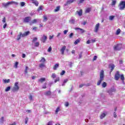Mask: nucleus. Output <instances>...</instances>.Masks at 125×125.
Masks as SVG:
<instances>
[{
	"instance_id": "obj_1",
	"label": "nucleus",
	"mask_w": 125,
	"mask_h": 125,
	"mask_svg": "<svg viewBox=\"0 0 125 125\" xmlns=\"http://www.w3.org/2000/svg\"><path fill=\"white\" fill-rule=\"evenodd\" d=\"M103 81H104V71L101 70L100 75V80L97 83V85H100Z\"/></svg>"
},
{
	"instance_id": "obj_2",
	"label": "nucleus",
	"mask_w": 125,
	"mask_h": 125,
	"mask_svg": "<svg viewBox=\"0 0 125 125\" xmlns=\"http://www.w3.org/2000/svg\"><path fill=\"white\" fill-rule=\"evenodd\" d=\"M118 7L119 10H124L125 8V0L120 1Z\"/></svg>"
},
{
	"instance_id": "obj_3",
	"label": "nucleus",
	"mask_w": 125,
	"mask_h": 125,
	"mask_svg": "<svg viewBox=\"0 0 125 125\" xmlns=\"http://www.w3.org/2000/svg\"><path fill=\"white\" fill-rule=\"evenodd\" d=\"M18 82L15 83L14 86L13 87L12 90L13 92H15V91H18L19 90V86Z\"/></svg>"
},
{
	"instance_id": "obj_4",
	"label": "nucleus",
	"mask_w": 125,
	"mask_h": 125,
	"mask_svg": "<svg viewBox=\"0 0 125 125\" xmlns=\"http://www.w3.org/2000/svg\"><path fill=\"white\" fill-rule=\"evenodd\" d=\"M122 44H118L114 47V50H121L122 49Z\"/></svg>"
},
{
	"instance_id": "obj_5",
	"label": "nucleus",
	"mask_w": 125,
	"mask_h": 125,
	"mask_svg": "<svg viewBox=\"0 0 125 125\" xmlns=\"http://www.w3.org/2000/svg\"><path fill=\"white\" fill-rule=\"evenodd\" d=\"M47 40V37L45 36V35H43L42 37L41 38V41L43 42V43H45Z\"/></svg>"
},
{
	"instance_id": "obj_6",
	"label": "nucleus",
	"mask_w": 125,
	"mask_h": 125,
	"mask_svg": "<svg viewBox=\"0 0 125 125\" xmlns=\"http://www.w3.org/2000/svg\"><path fill=\"white\" fill-rule=\"evenodd\" d=\"M121 77V75H120V72L117 71L115 76H114V79L116 81H119V79H120Z\"/></svg>"
},
{
	"instance_id": "obj_7",
	"label": "nucleus",
	"mask_w": 125,
	"mask_h": 125,
	"mask_svg": "<svg viewBox=\"0 0 125 125\" xmlns=\"http://www.w3.org/2000/svg\"><path fill=\"white\" fill-rule=\"evenodd\" d=\"M99 27H100V23H98L95 26V30H94L95 33H97L99 30Z\"/></svg>"
},
{
	"instance_id": "obj_8",
	"label": "nucleus",
	"mask_w": 125,
	"mask_h": 125,
	"mask_svg": "<svg viewBox=\"0 0 125 125\" xmlns=\"http://www.w3.org/2000/svg\"><path fill=\"white\" fill-rule=\"evenodd\" d=\"M12 3H13V1L8 2L7 3H3L2 5H3L4 7H7L8 5H10V4H12Z\"/></svg>"
},
{
	"instance_id": "obj_9",
	"label": "nucleus",
	"mask_w": 125,
	"mask_h": 125,
	"mask_svg": "<svg viewBox=\"0 0 125 125\" xmlns=\"http://www.w3.org/2000/svg\"><path fill=\"white\" fill-rule=\"evenodd\" d=\"M74 1H76V0H68L66 3L64 4V6H67L68 4H70V3L74 2Z\"/></svg>"
},
{
	"instance_id": "obj_10",
	"label": "nucleus",
	"mask_w": 125,
	"mask_h": 125,
	"mask_svg": "<svg viewBox=\"0 0 125 125\" xmlns=\"http://www.w3.org/2000/svg\"><path fill=\"white\" fill-rule=\"evenodd\" d=\"M31 21V17H27L25 18L24 19V22L25 23H28V22H30Z\"/></svg>"
},
{
	"instance_id": "obj_11",
	"label": "nucleus",
	"mask_w": 125,
	"mask_h": 125,
	"mask_svg": "<svg viewBox=\"0 0 125 125\" xmlns=\"http://www.w3.org/2000/svg\"><path fill=\"white\" fill-rule=\"evenodd\" d=\"M66 50V46H63L62 48L61 49V52L62 54H64V52H65V50Z\"/></svg>"
},
{
	"instance_id": "obj_12",
	"label": "nucleus",
	"mask_w": 125,
	"mask_h": 125,
	"mask_svg": "<svg viewBox=\"0 0 125 125\" xmlns=\"http://www.w3.org/2000/svg\"><path fill=\"white\" fill-rule=\"evenodd\" d=\"M38 21H40V20L34 19L33 21H31L30 22V25H33V24H35V23H37L38 22Z\"/></svg>"
},
{
	"instance_id": "obj_13",
	"label": "nucleus",
	"mask_w": 125,
	"mask_h": 125,
	"mask_svg": "<svg viewBox=\"0 0 125 125\" xmlns=\"http://www.w3.org/2000/svg\"><path fill=\"white\" fill-rule=\"evenodd\" d=\"M75 30L77 31V30H80V32L83 34V33H84L85 32V30H84L83 29L80 28H74Z\"/></svg>"
},
{
	"instance_id": "obj_14",
	"label": "nucleus",
	"mask_w": 125,
	"mask_h": 125,
	"mask_svg": "<svg viewBox=\"0 0 125 125\" xmlns=\"http://www.w3.org/2000/svg\"><path fill=\"white\" fill-rule=\"evenodd\" d=\"M120 79L122 80L123 83L125 84V77L124 76V74L121 75Z\"/></svg>"
},
{
	"instance_id": "obj_15",
	"label": "nucleus",
	"mask_w": 125,
	"mask_h": 125,
	"mask_svg": "<svg viewBox=\"0 0 125 125\" xmlns=\"http://www.w3.org/2000/svg\"><path fill=\"white\" fill-rule=\"evenodd\" d=\"M106 115H107V113H102L100 116V119H104V118L106 117Z\"/></svg>"
},
{
	"instance_id": "obj_16",
	"label": "nucleus",
	"mask_w": 125,
	"mask_h": 125,
	"mask_svg": "<svg viewBox=\"0 0 125 125\" xmlns=\"http://www.w3.org/2000/svg\"><path fill=\"white\" fill-rule=\"evenodd\" d=\"M77 13H78V14L79 16H82V15L83 14V10L81 9L79 11H77Z\"/></svg>"
},
{
	"instance_id": "obj_17",
	"label": "nucleus",
	"mask_w": 125,
	"mask_h": 125,
	"mask_svg": "<svg viewBox=\"0 0 125 125\" xmlns=\"http://www.w3.org/2000/svg\"><path fill=\"white\" fill-rule=\"evenodd\" d=\"M45 81V78H41L39 80V82L40 83H43Z\"/></svg>"
},
{
	"instance_id": "obj_18",
	"label": "nucleus",
	"mask_w": 125,
	"mask_h": 125,
	"mask_svg": "<svg viewBox=\"0 0 125 125\" xmlns=\"http://www.w3.org/2000/svg\"><path fill=\"white\" fill-rule=\"evenodd\" d=\"M22 35V32H20L19 35L17 36V40L19 41L21 39V36Z\"/></svg>"
},
{
	"instance_id": "obj_19",
	"label": "nucleus",
	"mask_w": 125,
	"mask_h": 125,
	"mask_svg": "<svg viewBox=\"0 0 125 125\" xmlns=\"http://www.w3.org/2000/svg\"><path fill=\"white\" fill-rule=\"evenodd\" d=\"M34 46L36 47H39L40 46V42H34Z\"/></svg>"
},
{
	"instance_id": "obj_20",
	"label": "nucleus",
	"mask_w": 125,
	"mask_h": 125,
	"mask_svg": "<svg viewBox=\"0 0 125 125\" xmlns=\"http://www.w3.org/2000/svg\"><path fill=\"white\" fill-rule=\"evenodd\" d=\"M109 67L111 68V72H112V71H113V70H114V68H115V65L113 64H110L109 65Z\"/></svg>"
},
{
	"instance_id": "obj_21",
	"label": "nucleus",
	"mask_w": 125,
	"mask_h": 125,
	"mask_svg": "<svg viewBox=\"0 0 125 125\" xmlns=\"http://www.w3.org/2000/svg\"><path fill=\"white\" fill-rule=\"evenodd\" d=\"M91 10V9L90 8H87L85 10V13H89Z\"/></svg>"
},
{
	"instance_id": "obj_22",
	"label": "nucleus",
	"mask_w": 125,
	"mask_h": 125,
	"mask_svg": "<svg viewBox=\"0 0 125 125\" xmlns=\"http://www.w3.org/2000/svg\"><path fill=\"white\" fill-rule=\"evenodd\" d=\"M58 67H59V64L57 63V64H55V66L53 67V69L56 70L57 69V68H58Z\"/></svg>"
},
{
	"instance_id": "obj_23",
	"label": "nucleus",
	"mask_w": 125,
	"mask_h": 125,
	"mask_svg": "<svg viewBox=\"0 0 125 125\" xmlns=\"http://www.w3.org/2000/svg\"><path fill=\"white\" fill-rule=\"evenodd\" d=\"M39 67L40 68H41V69H42V68H44V67H45V65H44V63H41L39 65Z\"/></svg>"
},
{
	"instance_id": "obj_24",
	"label": "nucleus",
	"mask_w": 125,
	"mask_h": 125,
	"mask_svg": "<svg viewBox=\"0 0 125 125\" xmlns=\"http://www.w3.org/2000/svg\"><path fill=\"white\" fill-rule=\"evenodd\" d=\"M111 5H115L116 3L117 2V0H112Z\"/></svg>"
},
{
	"instance_id": "obj_25",
	"label": "nucleus",
	"mask_w": 125,
	"mask_h": 125,
	"mask_svg": "<svg viewBox=\"0 0 125 125\" xmlns=\"http://www.w3.org/2000/svg\"><path fill=\"white\" fill-rule=\"evenodd\" d=\"M43 22H46L47 21V17H46V16L44 15L43 16Z\"/></svg>"
},
{
	"instance_id": "obj_26",
	"label": "nucleus",
	"mask_w": 125,
	"mask_h": 125,
	"mask_svg": "<svg viewBox=\"0 0 125 125\" xmlns=\"http://www.w3.org/2000/svg\"><path fill=\"white\" fill-rule=\"evenodd\" d=\"M102 86L103 88H105L106 86H107V83L104 82L102 84Z\"/></svg>"
},
{
	"instance_id": "obj_27",
	"label": "nucleus",
	"mask_w": 125,
	"mask_h": 125,
	"mask_svg": "<svg viewBox=\"0 0 125 125\" xmlns=\"http://www.w3.org/2000/svg\"><path fill=\"white\" fill-rule=\"evenodd\" d=\"M121 34V29L120 28H118L116 31V35H120Z\"/></svg>"
},
{
	"instance_id": "obj_28",
	"label": "nucleus",
	"mask_w": 125,
	"mask_h": 125,
	"mask_svg": "<svg viewBox=\"0 0 125 125\" xmlns=\"http://www.w3.org/2000/svg\"><path fill=\"white\" fill-rule=\"evenodd\" d=\"M51 92L50 91H48L45 93V95H47V96L50 95Z\"/></svg>"
},
{
	"instance_id": "obj_29",
	"label": "nucleus",
	"mask_w": 125,
	"mask_h": 125,
	"mask_svg": "<svg viewBox=\"0 0 125 125\" xmlns=\"http://www.w3.org/2000/svg\"><path fill=\"white\" fill-rule=\"evenodd\" d=\"M10 88H11L10 86L7 87L5 89V91L6 92H7V91H9L10 90Z\"/></svg>"
},
{
	"instance_id": "obj_30",
	"label": "nucleus",
	"mask_w": 125,
	"mask_h": 125,
	"mask_svg": "<svg viewBox=\"0 0 125 125\" xmlns=\"http://www.w3.org/2000/svg\"><path fill=\"white\" fill-rule=\"evenodd\" d=\"M3 82L5 83H8L10 82V80L9 79H5L3 80Z\"/></svg>"
},
{
	"instance_id": "obj_31",
	"label": "nucleus",
	"mask_w": 125,
	"mask_h": 125,
	"mask_svg": "<svg viewBox=\"0 0 125 125\" xmlns=\"http://www.w3.org/2000/svg\"><path fill=\"white\" fill-rule=\"evenodd\" d=\"M33 3L35 4L36 6H38L39 5V2L37 0H34L33 1Z\"/></svg>"
},
{
	"instance_id": "obj_32",
	"label": "nucleus",
	"mask_w": 125,
	"mask_h": 125,
	"mask_svg": "<svg viewBox=\"0 0 125 125\" xmlns=\"http://www.w3.org/2000/svg\"><path fill=\"white\" fill-rule=\"evenodd\" d=\"M18 64H19L18 62H15L14 67H15V68H16V69H17V68H18Z\"/></svg>"
},
{
	"instance_id": "obj_33",
	"label": "nucleus",
	"mask_w": 125,
	"mask_h": 125,
	"mask_svg": "<svg viewBox=\"0 0 125 125\" xmlns=\"http://www.w3.org/2000/svg\"><path fill=\"white\" fill-rule=\"evenodd\" d=\"M59 9H60V6H58L55 9V12H57V11H59Z\"/></svg>"
},
{
	"instance_id": "obj_34",
	"label": "nucleus",
	"mask_w": 125,
	"mask_h": 125,
	"mask_svg": "<svg viewBox=\"0 0 125 125\" xmlns=\"http://www.w3.org/2000/svg\"><path fill=\"white\" fill-rule=\"evenodd\" d=\"M40 62L44 63V62H45V59H44V58H42V59L40 60Z\"/></svg>"
},
{
	"instance_id": "obj_35",
	"label": "nucleus",
	"mask_w": 125,
	"mask_h": 125,
	"mask_svg": "<svg viewBox=\"0 0 125 125\" xmlns=\"http://www.w3.org/2000/svg\"><path fill=\"white\" fill-rule=\"evenodd\" d=\"M51 78L55 79V78H56V74L55 73H53L51 75Z\"/></svg>"
},
{
	"instance_id": "obj_36",
	"label": "nucleus",
	"mask_w": 125,
	"mask_h": 125,
	"mask_svg": "<svg viewBox=\"0 0 125 125\" xmlns=\"http://www.w3.org/2000/svg\"><path fill=\"white\" fill-rule=\"evenodd\" d=\"M3 122H4V118L3 117H2L0 119V123H1V124H3Z\"/></svg>"
},
{
	"instance_id": "obj_37",
	"label": "nucleus",
	"mask_w": 125,
	"mask_h": 125,
	"mask_svg": "<svg viewBox=\"0 0 125 125\" xmlns=\"http://www.w3.org/2000/svg\"><path fill=\"white\" fill-rule=\"evenodd\" d=\"M60 108L57 107L55 111L56 114H58V112H60Z\"/></svg>"
},
{
	"instance_id": "obj_38",
	"label": "nucleus",
	"mask_w": 125,
	"mask_h": 125,
	"mask_svg": "<svg viewBox=\"0 0 125 125\" xmlns=\"http://www.w3.org/2000/svg\"><path fill=\"white\" fill-rule=\"evenodd\" d=\"M70 24H74L75 23V20L74 19H71L70 20Z\"/></svg>"
},
{
	"instance_id": "obj_39",
	"label": "nucleus",
	"mask_w": 125,
	"mask_h": 125,
	"mask_svg": "<svg viewBox=\"0 0 125 125\" xmlns=\"http://www.w3.org/2000/svg\"><path fill=\"white\" fill-rule=\"evenodd\" d=\"M80 42V40H77L75 42H74V44H78Z\"/></svg>"
},
{
	"instance_id": "obj_40",
	"label": "nucleus",
	"mask_w": 125,
	"mask_h": 125,
	"mask_svg": "<svg viewBox=\"0 0 125 125\" xmlns=\"http://www.w3.org/2000/svg\"><path fill=\"white\" fill-rule=\"evenodd\" d=\"M115 18V16H110L109 17V20H113Z\"/></svg>"
},
{
	"instance_id": "obj_41",
	"label": "nucleus",
	"mask_w": 125,
	"mask_h": 125,
	"mask_svg": "<svg viewBox=\"0 0 125 125\" xmlns=\"http://www.w3.org/2000/svg\"><path fill=\"white\" fill-rule=\"evenodd\" d=\"M53 123V121H50L49 122H48L47 125H52Z\"/></svg>"
},
{
	"instance_id": "obj_42",
	"label": "nucleus",
	"mask_w": 125,
	"mask_h": 125,
	"mask_svg": "<svg viewBox=\"0 0 125 125\" xmlns=\"http://www.w3.org/2000/svg\"><path fill=\"white\" fill-rule=\"evenodd\" d=\"M59 81H60V78H59V77H58V78H57V79L55 80L54 83H57V82H59Z\"/></svg>"
},
{
	"instance_id": "obj_43",
	"label": "nucleus",
	"mask_w": 125,
	"mask_h": 125,
	"mask_svg": "<svg viewBox=\"0 0 125 125\" xmlns=\"http://www.w3.org/2000/svg\"><path fill=\"white\" fill-rule=\"evenodd\" d=\"M65 73H66V72L64 70H62V73H60L61 76H63Z\"/></svg>"
},
{
	"instance_id": "obj_44",
	"label": "nucleus",
	"mask_w": 125,
	"mask_h": 125,
	"mask_svg": "<svg viewBox=\"0 0 125 125\" xmlns=\"http://www.w3.org/2000/svg\"><path fill=\"white\" fill-rule=\"evenodd\" d=\"M38 41V39L37 38H34L33 40V42H35Z\"/></svg>"
},
{
	"instance_id": "obj_45",
	"label": "nucleus",
	"mask_w": 125,
	"mask_h": 125,
	"mask_svg": "<svg viewBox=\"0 0 125 125\" xmlns=\"http://www.w3.org/2000/svg\"><path fill=\"white\" fill-rule=\"evenodd\" d=\"M51 50H52V48L50 46L48 49V52H51Z\"/></svg>"
},
{
	"instance_id": "obj_46",
	"label": "nucleus",
	"mask_w": 125,
	"mask_h": 125,
	"mask_svg": "<svg viewBox=\"0 0 125 125\" xmlns=\"http://www.w3.org/2000/svg\"><path fill=\"white\" fill-rule=\"evenodd\" d=\"M64 106H65V107H68V106H69V102H65L64 104Z\"/></svg>"
},
{
	"instance_id": "obj_47",
	"label": "nucleus",
	"mask_w": 125,
	"mask_h": 125,
	"mask_svg": "<svg viewBox=\"0 0 125 125\" xmlns=\"http://www.w3.org/2000/svg\"><path fill=\"white\" fill-rule=\"evenodd\" d=\"M27 71H28V66H26L25 67V70L24 71L25 74H27V73H28Z\"/></svg>"
},
{
	"instance_id": "obj_48",
	"label": "nucleus",
	"mask_w": 125,
	"mask_h": 125,
	"mask_svg": "<svg viewBox=\"0 0 125 125\" xmlns=\"http://www.w3.org/2000/svg\"><path fill=\"white\" fill-rule=\"evenodd\" d=\"M24 34H25V35L26 36H29V35L30 34V31H27V32H25Z\"/></svg>"
},
{
	"instance_id": "obj_49",
	"label": "nucleus",
	"mask_w": 125,
	"mask_h": 125,
	"mask_svg": "<svg viewBox=\"0 0 125 125\" xmlns=\"http://www.w3.org/2000/svg\"><path fill=\"white\" fill-rule=\"evenodd\" d=\"M42 10V6H41L38 8V11H40V10Z\"/></svg>"
},
{
	"instance_id": "obj_50",
	"label": "nucleus",
	"mask_w": 125,
	"mask_h": 125,
	"mask_svg": "<svg viewBox=\"0 0 125 125\" xmlns=\"http://www.w3.org/2000/svg\"><path fill=\"white\" fill-rule=\"evenodd\" d=\"M21 6H24V5H25V2H21Z\"/></svg>"
},
{
	"instance_id": "obj_51",
	"label": "nucleus",
	"mask_w": 125,
	"mask_h": 125,
	"mask_svg": "<svg viewBox=\"0 0 125 125\" xmlns=\"http://www.w3.org/2000/svg\"><path fill=\"white\" fill-rule=\"evenodd\" d=\"M29 100H33V96L32 95H30L29 97Z\"/></svg>"
},
{
	"instance_id": "obj_52",
	"label": "nucleus",
	"mask_w": 125,
	"mask_h": 125,
	"mask_svg": "<svg viewBox=\"0 0 125 125\" xmlns=\"http://www.w3.org/2000/svg\"><path fill=\"white\" fill-rule=\"evenodd\" d=\"M82 54H83V52H81V53L79 54V59H81V58H82Z\"/></svg>"
},
{
	"instance_id": "obj_53",
	"label": "nucleus",
	"mask_w": 125,
	"mask_h": 125,
	"mask_svg": "<svg viewBox=\"0 0 125 125\" xmlns=\"http://www.w3.org/2000/svg\"><path fill=\"white\" fill-rule=\"evenodd\" d=\"M26 113H28V114H30V113H31L32 110H27L26 111Z\"/></svg>"
},
{
	"instance_id": "obj_54",
	"label": "nucleus",
	"mask_w": 125,
	"mask_h": 125,
	"mask_svg": "<svg viewBox=\"0 0 125 125\" xmlns=\"http://www.w3.org/2000/svg\"><path fill=\"white\" fill-rule=\"evenodd\" d=\"M96 42V39H92L91 40V42Z\"/></svg>"
},
{
	"instance_id": "obj_55",
	"label": "nucleus",
	"mask_w": 125,
	"mask_h": 125,
	"mask_svg": "<svg viewBox=\"0 0 125 125\" xmlns=\"http://www.w3.org/2000/svg\"><path fill=\"white\" fill-rule=\"evenodd\" d=\"M28 121H29V119H28V118H25V124H28Z\"/></svg>"
},
{
	"instance_id": "obj_56",
	"label": "nucleus",
	"mask_w": 125,
	"mask_h": 125,
	"mask_svg": "<svg viewBox=\"0 0 125 125\" xmlns=\"http://www.w3.org/2000/svg\"><path fill=\"white\" fill-rule=\"evenodd\" d=\"M21 56H22V58H25L26 57V54H22V55H21Z\"/></svg>"
},
{
	"instance_id": "obj_57",
	"label": "nucleus",
	"mask_w": 125,
	"mask_h": 125,
	"mask_svg": "<svg viewBox=\"0 0 125 125\" xmlns=\"http://www.w3.org/2000/svg\"><path fill=\"white\" fill-rule=\"evenodd\" d=\"M113 116L114 118H117V113L116 112H114Z\"/></svg>"
},
{
	"instance_id": "obj_58",
	"label": "nucleus",
	"mask_w": 125,
	"mask_h": 125,
	"mask_svg": "<svg viewBox=\"0 0 125 125\" xmlns=\"http://www.w3.org/2000/svg\"><path fill=\"white\" fill-rule=\"evenodd\" d=\"M54 35L49 36V40H52L53 39Z\"/></svg>"
},
{
	"instance_id": "obj_59",
	"label": "nucleus",
	"mask_w": 125,
	"mask_h": 125,
	"mask_svg": "<svg viewBox=\"0 0 125 125\" xmlns=\"http://www.w3.org/2000/svg\"><path fill=\"white\" fill-rule=\"evenodd\" d=\"M26 34H25V33H23V34H22V33H21V37H22V38H24V37H26Z\"/></svg>"
},
{
	"instance_id": "obj_60",
	"label": "nucleus",
	"mask_w": 125,
	"mask_h": 125,
	"mask_svg": "<svg viewBox=\"0 0 125 125\" xmlns=\"http://www.w3.org/2000/svg\"><path fill=\"white\" fill-rule=\"evenodd\" d=\"M2 21L3 23H5V22H6L5 18H3V19Z\"/></svg>"
},
{
	"instance_id": "obj_61",
	"label": "nucleus",
	"mask_w": 125,
	"mask_h": 125,
	"mask_svg": "<svg viewBox=\"0 0 125 125\" xmlns=\"http://www.w3.org/2000/svg\"><path fill=\"white\" fill-rule=\"evenodd\" d=\"M68 33V30H64L63 31V33L64 35H66Z\"/></svg>"
},
{
	"instance_id": "obj_62",
	"label": "nucleus",
	"mask_w": 125,
	"mask_h": 125,
	"mask_svg": "<svg viewBox=\"0 0 125 125\" xmlns=\"http://www.w3.org/2000/svg\"><path fill=\"white\" fill-rule=\"evenodd\" d=\"M73 35H74L73 33H70L69 34V38H72L73 37Z\"/></svg>"
},
{
	"instance_id": "obj_63",
	"label": "nucleus",
	"mask_w": 125,
	"mask_h": 125,
	"mask_svg": "<svg viewBox=\"0 0 125 125\" xmlns=\"http://www.w3.org/2000/svg\"><path fill=\"white\" fill-rule=\"evenodd\" d=\"M67 82H68V79H65V80L63 81V83H67Z\"/></svg>"
},
{
	"instance_id": "obj_64",
	"label": "nucleus",
	"mask_w": 125,
	"mask_h": 125,
	"mask_svg": "<svg viewBox=\"0 0 125 125\" xmlns=\"http://www.w3.org/2000/svg\"><path fill=\"white\" fill-rule=\"evenodd\" d=\"M90 40H88L87 42H86V43L87 44H89V43H90Z\"/></svg>"
}]
</instances>
